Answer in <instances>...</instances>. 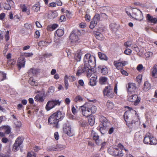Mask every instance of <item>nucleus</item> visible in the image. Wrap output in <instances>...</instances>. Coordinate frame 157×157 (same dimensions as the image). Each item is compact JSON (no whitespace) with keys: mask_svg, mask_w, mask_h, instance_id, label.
<instances>
[{"mask_svg":"<svg viewBox=\"0 0 157 157\" xmlns=\"http://www.w3.org/2000/svg\"><path fill=\"white\" fill-rule=\"evenodd\" d=\"M20 7L22 9V12H26L27 10V7L25 4H20Z\"/></svg>","mask_w":157,"mask_h":157,"instance_id":"55","label":"nucleus"},{"mask_svg":"<svg viewBox=\"0 0 157 157\" xmlns=\"http://www.w3.org/2000/svg\"><path fill=\"white\" fill-rule=\"evenodd\" d=\"M16 127L17 128H20L21 126V123L20 121H16L14 122Z\"/></svg>","mask_w":157,"mask_h":157,"instance_id":"59","label":"nucleus"},{"mask_svg":"<svg viewBox=\"0 0 157 157\" xmlns=\"http://www.w3.org/2000/svg\"><path fill=\"white\" fill-rule=\"evenodd\" d=\"M100 121L101 122V124L108 125L109 123L106 118L104 116H101L100 118Z\"/></svg>","mask_w":157,"mask_h":157,"instance_id":"27","label":"nucleus"},{"mask_svg":"<svg viewBox=\"0 0 157 157\" xmlns=\"http://www.w3.org/2000/svg\"><path fill=\"white\" fill-rule=\"evenodd\" d=\"M85 21L87 22H89L90 21L91 17L90 15L86 13L85 16Z\"/></svg>","mask_w":157,"mask_h":157,"instance_id":"58","label":"nucleus"},{"mask_svg":"<svg viewBox=\"0 0 157 157\" xmlns=\"http://www.w3.org/2000/svg\"><path fill=\"white\" fill-rule=\"evenodd\" d=\"M107 107L110 109H112L114 107L113 103L110 101H108L106 103Z\"/></svg>","mask_w":157,"mask_h":157,"instance_id":"42","label":"nucleus"},{"mask_svg":"<svg viewBox=\"0 0 157 157\" xmlns=\"http://www.w3.org/2000/svg\"><path fill=\"white\" fill-rule=\"evenodd\" d=\"M108 151L109 154L114 156L121 157L124 155L122 150L119 151L118 148H115L111 147L109 148Z\"/></svg>","mask_w":157,"mask_h":157,"instance_id":"8","label":"nucleus"},{"mask_svg":"<svg viewBox=\"0 0 157 157\" xmlns=\"http://www.w3.org/2000/svg\"><path fill=\"white\" fill-rule=\"evenodd\" d=\"M63 128L64 132L69 136H71L74 135V132L71 129L70 125L68 122L64 124Z\"/></svg>","mask_w":157,"mask_h":157,"instance_id":"9","label":"nucleus"},{"mask_svg":"<svg viewBox=\"0 0 157 157\" xmlns=\"http://www.w3.org/2000/svg\"><path fill=\"white\" fill-rule=\"evenodd\" d=\"M57 148L56 147V145H54L49 146L47 148V150L48 151H56Z\"/></svg>","mask_w":157,"mask_h":157,"instance_id":"39","label":"nucleus"},{"mask_svg":"<svg viewBox=\"0 0 157 157\" xmlns=\"http://www.w3.org/2000/svg\"><path fill=\"white\" fill-rule=\"evenodd\" d=\"M0 73L1 74L2 76L3 77L1 81L4 80L6 78V74L4 73V72L2 71H0Z\"/></svg>","mask_w":157,"mask_h":157,"instance_id":"61","label":"nucleus"},{"mask_svg":"<svg viewBox=\"0 0 157 157\" xmlns=\"http://www.w3.org/2000/svg\"><path fill=\"white\" fill-rule=\"evenodd\" d=\"M11 54L10 53L7 54L6 56V58L9 59L7 62L10 65H13L15 63V62L13 59H10L11 58Z\"/></svg>","mask_w":157,"mask_h":157,"instance_id":"31","label":"nucleus"},{"mask_svg":"<svg viewBox=\"0 0 157 157\" xmlns=\"http://www.w3.org/2000/svg\"><path fill=\"white\" fill-rule=\"evenodd\" d=\"M94 36L98 40H103L104 37L103 34L99 31H94L93 32Z\"/></svg>","mask_w":157,"mask_h":157,"instance_id":"17","label":"nucleus"},{"mask_svg":"<svg viewBox=\"0 0 157 157\" xmlns=\"http://www.w3.org/2000/svg\"><path fill=\"white\" fill-rule=\"evenodd\" d=\"M107 78L105 77H100L99 79V81L100 83L101 84H104L105 82H106L107 81Z\"/></svg>","mask_w":157,"mask_h":157,"instance_id":"51","label":"nucleus"},{"mask_svg":"<svg viewBox=\"0 0 157 157\" xmlns=\"http://www.w3.org/2000/svg\"><path fill=\"white\" fill-rule=\"evenodd\" d=\"M133 15L136 19L141 21L143 19V16L142 12L140 10L135 9L133 12Z\"/></svg>","mask_w":157,"mask_h":157,"instance_id":"14","label":"nucleus"},{"mask_svg":"<svg viewBox=\"0 0 157 157\" xmlns=\"http://www.w3.org/2000/svg\"><path fill=\"white\" fill-rule=\"evenodd\" d=\"M151 74L152 77L157 78V65H155L152 68Z\"/></svg>","mask_w":157,"mask_h":157,"instance_id":"23","label":"nucleus"},{"mask_svg":"<svg viewBox=\"0 0 157 157\" xmlns=\"http://www.w3.org/2000/svg\"><path fill=\"white\" fill-rule=\"evenodd\" d=\"M98 22L92 19V21L90 22L89 25V28L91 29H93L94 27L97 25Z\"/></svg>","mask_w":157,"mask_h":157,"instance_id":"40","label":"nucleus"},{"mask_svg":"<svg viewBox=\"0 0 157 157\" xmlns=\"http://www.w3.org/2000/svg\"><path fill=\"white\" fill-rule=\"evenodd\" d=\"M23 140L21 137L19 136L16 140L15 143L13 144L12 149L13 151H16L19 149L20 146L22 144Z\"/></svg>","mask_w":157,"mask_h":157,"instance_id":"13","label":"nucleus"},{"mask_svg":"<svg viewBox=\"0 0 157 157\" xmlns=\"http://www.w3.org/2000/svg\"><path fill=\"white\" fill-rule=\"evenodd\" d=\"M88 121L90 125L91 126H93L94 124V117H90L88 119Z\"/></svg>","mask_w":157,"mask_h":157,"instance_id":"45","label":"nucleus"},{"mask_svg":"<svg viewBox=\"0 0 157 157\" xmlns=\"http://www.w3.org/2000/svg\"><path fill=\"white\" fill-rule=\"evenodd\" d=\"M83 100V98L79 95L77 96L75 98L74 101L75 102H81Z\"/></svg>","mask_w":157,"mask_h":157,"instance_id":"44","label":"nucleus"},{"mask_svg":"<svg viewBox=\"0 0 157 157\" xmlns=\"http://www.w3.org/2000/svg\"><path fill=\"white\" fill-rule=\"evenodd\" d=\"M33 55V54L32 52L31 53H25L22 54V56H25L26 57H31Z\"/></svg>","mask_w":157,"mask_h":157,"instance_id":"60","label":"nucleus"},{"mask_svg":"<svg viewBox=\"0 0 157 157\" xmlns=\"http://www.w3.org/2000/svg\"><path fill=\"white\" fill-rule=\"evenodd\" d=\"M87 66H86L85 65H82L80 66L78 68L77 72L76 73V75L79 76L81 75L82 73H85L86 71V67Z\"/></svg>","mask_w":157,"mask_h":157,"instance_id":"16","label":"nucleus"},{"mask_svg":"<svg viewBox=\"0 0 157 157\" xmlns=\"http://www.w3.org/2000/svg\"><path fill=\"white\" fill-rule=\"evenodd\" d=\"M36 153L33 151L29 152L27 153L26 157H36Z\"/></svg>","mask_w":157,"mask_h":157,"instance_id":"48","label":"nucleus"},{"mask_svg":"<svg viewBox=\"0 0 157 157\" xmlns=\"http://www.w3.org/2000/svg\"><path fill=\"white\" fill-rule=\"evenodd\" d=\"M94 67H91L90 66L87 67L86 69V71L85 73L87 74V77H91L93 74V71H92V69Z\"/></svg>","mask_w":157,"mask_h":157,"instance_id":"26","label":"nucleus"},{"mask_svg":"<svg viewBox=\"0 0 157 157\" xmlns=\"http://www.w3.org/2000/svg\"><path fill=\"white\" fill-rule=\"evenodd\" d=\"M108 125H105L103 124H100L99 127L97 128L101 133L104 134L107 131V127Z\"/></svg>","mask_w":157,"mask_h":157,"instance_id":"19","label":"nucleus"},{"mask_svg":"<svg viewBox=\"0 0 157 157\" xmlns=\"http://www.w3.org/2000/svg\"><path fill=\"white\" fill-rule=\"evenodd\" d=\"M61 103V101L59 100L52 99L48 101L46 105L45 108L47 111H49L56 106H59Z\"/></svg>","mask_w":157,"mask_h":157,"instance_id":"5","label":"nucleus"},{"mask_svg":"<svg viewBox=\"0 0 157 157\" xmlns=\"http://www.w3.org/2000/svg\"><path fill=\"white\" fill-rule=\"evenodd\" d=\"M153 55V53L151 52H148L145 53V56L146 59H148V58L151 57Z\"/></svg>","mask_w":157,"mask_h":157,"instance_id":"49","label":"nucleus"},{"mask_svg":"<svg viewBox=\"0 0 157 157\" xmlns=\"http://www.w3.org/2000/svg\"><path fill=\"white\" fill-rule=\"evenodd\" d=\"M82 53L80 51H77L75 53V58L77 61L81 60Z\"/></svg>","mask_w":157,"mask_h":157,"instance_id":"24","label":"nucleus"},{"mask_svg":"<svg viewBox=\"0 0 157 157\" xmlns=\"http://www.w3.org/2000/svg\"><path fill=\"white\" fill-rule=\"evenodd\" d=\"M29 82L30 85L33 86H35L37 85V83L34 81L33 77H31L29 78Z\"/></svg>","mask_w":157,"mask_h":157,"instance_id":"36","label":"nucleus"},{"mask_svg":"<svg viewBox=\"0 0 157 157\" xmlns=\"http://www.w3.org/2000/svg\"><path fill=\"white\" fill-rule=\"evenodd\" d=\"M157 143V140L155 138L152 136L149 144L151 145H155Z\"/></svg>","mask_w":157,"mask_h":157,"instance_id":"47","label":"nucleus"},{"mask_svg":"<svg viewBox=\"0 0 157 157\" xmlns=\"http://www.w3.org/2000/svg\"><path fill=\"white\" fill-rule=\"evenodd\" d=\"M48 43L45 41H41L38 43V45L40 47L46 46L48 45Z\"/></svg>","mask_w":157,"mask_h":157,"instance_id":"41","label":"nucleus"},{"mask_svg":"<svg viewBox=\"0 0 157 157\" xmlns=\"http://www.w3.org/2000/svg\"><path fill=\"white\" fill-rule=\"evenodd\" d=\"M96 77H92L90 79L89 84L92 86H95L97 82Z\"/></svg>","mask_w":157,"mask_h":157,"instance_id":"28","label":"nucleus"},{"mask_svg":"<svg viewBox=\"0 0 157 157\" xmlns=\"http://www.w3.org/2000/svg\"><path fill=\"white\" fill-rule=\"evenodd\" d=\"M101 73L104 75H106L108 73V69L105 67L101 69Z\"/></svg>","mask_w":157,"mask_h":157,"instance_id":"50","label":"nucleus"},{"mask_svg":"<svg viewBox=\"0 0 157 157\" xmlns=\"http://www.w3.org/2000/svg\"><path fill=\"white\" fill-rule=\"evenodd\" d=\"M40 5L38 4H35L32 7V9L36 12H37L40 10Z\"/></svg>","mask_w":157,"mask_h":157,"instance_id":"43","label":"nucleus"},{"mask_svg":"<svg viewBox=\"0 0 157 157\" xmlns=\"http://www.w3.org/2000/svg\"><path fill=\"white\" fill-rule=\"evenodd\" d=\"M80 32L78 30H73L69 36V38L71 42L75 43H78L80 40L79 36L80 35Z\"/></svg>","mask_w":157,"mask_h":157,"instance_id":"6","label":"nucleus"},{"mask_svg":"<svg viewBox=\"0 0 157 157\" xmlns=\"http://www.w3.org/2000/svg\"><path fill=\"white\" fill-rule=\"evenodd\" d=\"M25 60L24 57L20 56L18 59L17 66L19 68V70H20L21 68L24 67L25 64Z\"/></svg>","mask_w":157,"mask_h":157,"instance_id":"15","label":"nucleus"},{"mask_svg":"<svg viewBox=\"0 0 157 157\" xmlns=\"http://www.w3.org/2000/svg\"><path fill=\"white\" fill-rule=\"evenodd\" d=\"M9 31H6L5 34V37L6 41H7L9 40L10 37L9 36Z\"/></svg>","mask_w":157,"mask_h":157,"instance_id":"62","label":"nucleus"},{"mask_svg":"<svg viewBox=\"0 0 157 157\" xmlns=\"http://www.w3.org/2000/svg\"><path fill=\"white\" fill-rule=\"evenodd\" d=\"M66 77H67L66 76ZM67 77H66L65 78H64V83L65 85L64 87L65 88L66 90H67L68 89L69 87L68 81V80H67Z\"/></svg>","mask_w":157,"mask_h":157,"instance_id":"56","label":"nucleus"},{"mask_svg":"<svg viewBox=\"0 0 157 157\" xmlns=\"http://www.w3.org/2000/svg\"><path fill=\"white\" fill-rule=\"evenodd\" d=\"M34 99L36 101H39L40 102H43L44 99L41 95L37 94L34 97Z\"/></svg>","mask_w":157,"mask_h":157,"instance_id":"32","label":"nucleus"},{"mask_svg":"<svg viewBox=\"0 0 157 157\" xmlns=\"http://www.w3.org/2000/svg\"><path fill=\"white\" fill-rule=\"evenodd\" d=\"M82 114L86 117H88L92 113H95L97 111L96 107L89 103H86L80 107Z\"/></svg>","mask_w":157,"mask_h":157,"instance_id":"3","label":"nucleus"},{"mask_svg":"<svg viewBox=\"0 0 157 157\" xmlns=\"http://www.w3.org/2000/svg\"><path fill=\"white\" fill-rule=\"evenodd\" d=\"M66 15L67 17L69 19H70L72 17L73 15L68 10H66L65 11Z\"/></svg>","mask_w":157,"mask_h":157,"instance_id":"53","label":"nucleus"},{"mask_svg":"<svg viewBox=\"0 0 157 157\" xmlns=\"http://www.w3.org/2000/svg\"><path fill=\"white\" fill-rule=\"evenodd\" d=\"M128 100L131 102H134L135 105H137L140 102V98L138 97L136 94H133L131 96H128Z\"/></svg>","mask_w":157,"mask_h":157,"instance_id":"12","label":"nucleus"},{"mask_svg":"<svg viewBox=\"0 0 157 157\" xmlns=\"http://www.w3.org/2000/svg\"><path fill=\"white\" fill-rule=\"evenodd\" d=\"M131 48L137 52H139L140 50L138 46L135 44H133L131 46Z\"/></svg>","mask_w":157,"mask_h":157,"instance_id":"54","label":"nucleus"},{"mask_svg":"<svg viewBox=\"0 0 157 157\" xmlns=\"http://www.w3.org/2000/svg\"><path fill=\"white\" fill-rule=\"evenodd\" d=\"M103 93L104 96H106L109 98H113L114 95L113 92V87L110 85L105 87Z\"/></svg>","mask_w":157,"mask_h":157,"instance_id":"7","label":"nucleus"},{"mask_svg":"<svg viewBox=\"0 0 157 157\" xmlns=\"http://www.w3.org/2000/svg\"><path fill=\"white\" fill-rule=\"evenodd\" d=\"M142 136L139 132H136L134 136V141L136 143L139 142L142 140Z\"/></svg>","mask_w":157,"mask_h":157,"instance_id":"21","label":"nucleus"},{"mask_svg":"<svg viewBox=\"0 0 157 157\" xmlns=\"http://www.w3.org/2000/svg\"><path fill=\"white\" fill-rule=\"evenodd\" d=\"M147 19L149 22L155 24L157 22V18H153L149 14H147Z\"/></svg>","mask_w":157,"mask_h":157,"instance_id":"29","label":"nucleus"},{"mask_svg":"<svg viewBox=\"0 0 157 157\" xmlns=\"http://www.w3.org/2000/svg\"><path fill=\"white\" fill-rule=\"evenodd\" d=\"M91 134L92 136H93V140L95 141L96 144L98 145L100 143L99 136L97 133L93 130L92 131Z\"/></svg>","mask_w":157,"mask_h":157,"instance_id":"18","label":"nucleus"},{"mask_svg":"<svg viewBox=\"0 0 157 157\" xmlns=\"http://www.w3.org/2000/svg\"><path fill=\"white\" fill-rule=\"evenodd\" d=\"M40 70L38 69H34L31 68L29 70V73L30 74H32L33 75H36L39 73Z\"/></svg>","mask_w":157,"mask_h":157,"instance_id":"25","label":"nucleus"},{"mask_svg":"<svg viewBox=\"0 0 157 157\" xmlns=\"http://www.w3.org/2000/svg\"><path fill=\"white\" fill-rule=\"evenodd\" d=\"M3 128L5 129V132L6 134H9L10 133L11 128L10 126H3Z\"/></svg>","mask_w":157,"mask_h":157,"instance_id":"37","label":"nucleus"},{"mask_svg":"<svg viewBox=\"0 0 157 157\" xmlns=\"http://www.w3.org/2000/svg\"><path fill=\"white\" fill-rule=\"evenodd\" d=\"M64 31L61 29H58L55 32V35H57L59 36L60 37L62 36L64 34Z\"/></svg>","mask_w":157,"mask_h":157,"instance_id":"34","label":"nucleus"},{"mask_svg":"<svg viewBox=\"0 0 157 157\" xmlns=\"http://www.w3.org/2000/svg\"><path fill=\"white\" fill-rule=\"evenodd\" d=\"M57 24H53L48 25L47 27V30L48 31H52L55 30L58 26Z\"/></svg>","mask_w":157,"mask_h":157,"instance_id":"22","label":"nucleus"},{"mask_svg":"<svg viewBox=\"0 0 157 157\" xmlns=\"http://www.w3.org/2000/svg\"><path fill=\"white\" fill-rule=\"evenodd\" d=\"M92 19L98 22L100 19V14L98 13L96 14Z\"/></svg>","mask_w":157,"mask_h":157,"instance_id":"52","label":"nucleus"},{"mask_svg":"<svg viewBox=\"0 0 157 157\" xmlns=\"http://www.w3.org/2000/svg\"><path fill=\"white\" fill-rule=\"evenodd\" d=\"M143 68L144 67H143V66L141 64H139L137 67V70L140 72H141V71L142 70Z\"/></svg>","mask_w":157,"mask_h":157,"instance_id":"63","label":"nucleus"},{"mask_svg":"<svg viewBox=\"0 0 157 157\" xmlns=\"http://www.w3.org/2000/svg\"><path fill=\"white\" fill-rule=\"evenodd\" d=\"M113 64L117 69L120 70L122 69L123 67L127 64L128 62L120 59L118 60L114 61Z\"/></svg>","mask_w":157,"mask_h":157,"instance_id":"10","label":"nucleus"},{"mask_svg":"<svg viewBox=\"0 0 157 157\" xmlns=\"http://www.w3.org/2000/svg\"><path fill=\"white\" fill-rule=\"evenodd\" d=\"M128 110L125 112L123 116L126 125L129 128H132L135 126L136 123L139 120V116L135 110L128 106Z\"/></svg>","mask_w":157,"mask_h":157,"instance_id":"1","label":"nucleus"},{"mask_svg":"<svg viewBox=\"0 0 157 157\" xmlns=\"http://www.w3.org/2000/svg\"><path fill=\"white\" fill-rule=\"evenodd\" d=\"M64 117V115L61 112L57 111L49 117L48 119V124L52 126L54 128H59V122L61 121Z\"/></svg>","mask_w":157,"mask_h":157,"instance_id":"2","label":"nucleus"},{"mask_svg":"<svg viewBox=\"0 0 157 157\" xmlns=\"http://www.w3.org/2000/svg\"><path fill=\"white\" fill-rule=\"evenodd\" d=\"M84 64L86 66L95 67L96 65V59L95 57L89 53H87L84 56L83 59Z\"/></svg>","mask_w":157,"mask_h":157,"instance_id":"4","label":"nucleus"},{"mask_svg":"<svg viewBox=\"0 0 157 157\" xmlns=\"http://www.w3.org/2000/svg\"><path fill=\"white\" fill-rule=\"evenodd\" d=\"M56 147L57 148L56 151H61L64 149L66 147L65 145L63 144H56Z\"/></svg>","mask_w":157,"mask_h":157,"instance_id":"38","label":"nucleus"},{"mask_svg":"<svg viewBox=\"0 0 157 157\" xmlns=\"http://www.w3.org/2000/svg\"><path fill=\"white\" fill-rule=\"evenodd\" d=\"M58 16V13L56 11H51L48 14L49 18L50 19L54 18Z\"/></svg>","mask_w":157,"mask_h":157,"instance_id":"33","label":"nucleus"},{"mask_svg":"<svg viewBox=\"0 0 157 157\" xmlns=\"http://www.w3.org/2000/svg\"><path fill=\"white\" fill-rule=\"evenodd\" d=\"M124 52L126 55H130L132 52V50L130 49L127 48L125 50Z\"/></svg>","mask_w":157,"mask_h":157,"instance_id":"64","label":"nucleus"},{"mask_svg":"<svg viewBox=\"0 0 157 157\" xmlns=\"http://www.w3.org/2000/svg\"><path fill=\"white\" fill-rule=\"evenodd\" d=\"M133 44H132V42L131 41H127L125 42L124 43V45L126 48H128L129 47H131V46Z\"/></svg>","mask_w":157,"mask_h":157,"instance_id":"57","label":"nucleus"},{"mask_svg":"<svg viewBox=\"0 0 157 157\" xmlns=\"http://www.w3.org/2000/svg\"><path fill=\"white\" fill-rule=\"evenodd\" d=\"M152 136L150 133H147L145 136L143 142L145 144H149Z\"/></svg>","mask_w":157,"mask_h":157,"instance_id":"20","label":"nucleus"},{"mask_svg":"<svg viewBox=\"0 0 157 157\" xmlns=\"http://www.w3.org/2000/svg\"><path fill=\"white\" fill-rule=\"evenodd\" d=\"M98 54L99 58L105 61H107L108 60V58L105 54L101 52H99Z\"/></svg>","mask_w":157,"mask_h":157,"instance_id":"30","label":"nucleus"},{"mask_svg":"<svg viewBox=\"0 0 157 157\" xmlns=\"http://www.w3.org/2000/svg\"><path fill=\"white\" fill-rule=\"evenodd\" d=\"M151 85L148 82H145L144 84V90L145 91L149 90L151 88Z\"/></svg>","mask_w":157,"mask_h":157,"instance_id":"35","label":"nucleus"},{"mask_svg":"<svg viewBox=\"0 0 157 157\" xmlns=\"http://www.w3.org/2000/svg\"><path fill=\"white\" fill-rule=\"evenodd\" d=\"M128 93V94L134 93L136 90V84L133 82H129L126 85Z\"/></svg>","mask_w":157,"mask_h":157,"instance_id":"11","label":"nucleus"},{"mask_svg":"<svg viewBox=\"0 0 157 157\" xmlns=\"http://www.w3.org/2000/svg\"><path fill=\"white\" fill-rule=\"evenodd\" d=\"M66 76L67 78V80H68V79L70 82L74 81L76 79L75 77L74 76H68L67 75H66L65 76L64 78H66Z\"/></svg>","mask_w":157,"mask_h":157,"instance_id":"46","label":"nucleus"}]
</instances>
